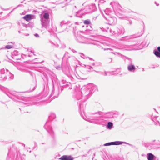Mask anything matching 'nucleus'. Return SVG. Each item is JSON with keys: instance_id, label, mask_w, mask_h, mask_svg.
Here are the masks:
<instances>
[{"instance_id": "1", "label": "nucleus", "mask_w": 160, "mask_h": 160, "mask_svg": "<svg viewBox=\"0 0 160 160\" xmlns=\"http://www.w3.org/2000/svg\"><path fill=\"white\" fill-rule=\"evenodd\" d=\"M0 89L5 93L10 98L13 100L18 102L19 105L22 106H24L27 105V103L18 100H22V97L20 93L15 91L9 90L7 88L0 85Z\"/></svg>"}, {"instance_id": "2", "label": "nucleus", "mask_w": 160, "mask_h": 160, "mask_svg": "<svg viewBox=\"0 0 160 160\" xmlns=\"http://www.w3.org/2000/svg\"><path fill=\"white\" fill-rule=\"evenodd\" d=\"M111 4L114 8V10L115 11H116L115 12L116 15L120 19L124 20H128L129 18L128 16L122 14V12L127 13H136L129 8H123L117 2H112L111 3Z\"/></svg>"}, {"instance_id": "3", "label": "nucleus", "mask_w": 160, "mask_h": 160, "mask_svg": "<svg viewBox=\"0 0 160 160\" xmlns=\"http://www.w3.org/2000/svg\"><path fill=\"white\" fill-rule=\"evenodd\" d=\"M49 14L48 13H45L43 15V17L41 18V21L42 25V28L47 29L49 26Z\"/></svg>"}, {"instance_id": "4", "label": "nucleus", "mask_w": 160, "mask_h": 160, "mask_svg": "<svg viewBox=\"0 0 160 160\" xmlns=\"http://www.w3.org/2000/svg\"><path fill=\"white\" fill-rule=\"evenodd\" d=\"M76 40L78 42L81 43L89 44L90 42L89 36H82L78 34L76 36Z\"/></svg>"}, {"instance_id": "5", "label": "nucleus", "mask_w": 160, "mask_h": 160, "mask_svg": "<svg viewBox=\"0 0 160 160\" xmlns=\"http://www.w3.org/2000/svg\"><path fill=\"white\" fill-rule=\"evenodd\" d=\"M44 127L50 134L52 139L54 140L55 138V135L54 132L52 130V128L51 126L50 122L49 121L47 122Z\"/></svg>"}, {"instance_id": "6", "label": "nucleus", "mask_w": 160, "mask_h": 160, "mask_svg": "<svg viewBox=\"0 0 160 160\" xmlns=\"http://www.w3.org/2000/svg\"><path fill=\"white\" fill-rule=\"evenodd\" d=\"M104 116H101L97 119H93L92 120L91 118V123L105 126L106 125L107 121L104 119Z\"/></svg>"}, {"instance_id": "7", "label": "nucleus", "mask_w": 160, "mask_h": 160, "mask_svg": "<svg viewBox=\"0 0 160 160\" xmlns=\"http://www.w3.org/2000/svg\"><path fill=\"white\" fill-rule=\"evenodd\" d=\"M115 53L118 55H120L122 58H125L126 59L130 61L131 63L128 66V70L130 72H135L136 68L135 65L132 63V60L131 58L125 56L117 52H115Z\"/></svg>"}, {"instance_id": "8", "label": "nucleus", "mask_w": 160, "mask_h": 160, "mask_svg": "<svg viewBox=\"0 0 160 160\" xmlns=\"http://www.w3.org/2000/svg\"><path fill=\"white\" fill-rule=\"evenodd\" d=\"M85 106V105H84L82 103H80L79 105V109L80 110V113L81 116L82 118L84 119L85 120L90 122V119L89 118V117L87 116L86 114H85L84 112H83V114L82 111H83V109Z\"/></svg>"}, {"instance_id": "9", "label": "nucleus", "mask_w": 160, "mask_h": 160, "mask_svg": "<svg viewBox=\"0 0 160 160\" xmlns=\"http://www.w3.org/2000/svg\"><path fill=\"white\" fill-rule=\"evenodd\" d=\"M23 56H28V57L31 56L30 55H27L24 54L21 55L17 50H14L12 53V57L13 59L15 60H19L23 57Z\"/></svg>"}, {"instance_id": "10", "label": "nucleus", "mask_w": 160, "mask_h": 160, "mask_svg": "<svg viewBox=\"0 0 160 160\" xmlns=\"http://www.w3.org/2000/svg\"><path fill=\"white\" fill-rule=\"evenodd\" d=\"M95 3H92L91 4V13L95 12L97 10V8L96 6V4H98V6L100 4H102L105 2L104 0H94Z\"/></svg>"}, {"instance_id": "11", "label": "nucleus", "mask_w": 160, "mask_h": 160, "mask_svg": "<svg viewBox=\"0 0 160 160\" xmlns=\"http://www.w3.org/2000/svg\"><path fill=\"white\" fill-rule=\"evenodd\" d=\"M72 24L70 21H62L60 22V27L62 28L63 30L62 32L64 30L68 29V28L70 27Z\"/></svg>"}, {"instance_id": "12", "label": "nucleus", "mask_w": 160, "mask_h": 160, "mask_svg": "<svg viewBox=\"0 0 160 160\" xmlns=\"http://www.w3.org/2000/svg\"><path fill=\"white\" fill-rule=\"evenodd\" d=\"M17 68L18 70L22 72L28 73L31 75H32V73L30 71V69L25 65H18L17 66Z\"/></svg>"}, {"instance_id": "13", "label": "nucleus", "mask_w": 160, "mask_h": 160, "mask_svg": "<svg viewBox=\"0 0 160 160\" xmlns=\"http://www.w3.org/2000/svg\"><path fill=\"white\" fill-rule=\"evenodd\" d=\"M125 31L124 28L121 26L117 28L114 31H113V34H114L116 36H118L123 34Z\"/></svg>"}, {"instance_id": "14", "label": "nucleus", "mask_w": 160, "mask_h": 160, "mask_svg": "<svg viewBox=\"0 0 160 160\" xmlns=\"http://www.w3.org/2000/svg\"><path fill=\"white\" fill-rule=\"evenodd\" d=\"M105 19L108 21V24L110 25H114L117 22V18L114 16H107V17L105 16Z\"/></svg>"}, {"instance_id": "15", "label": "nucleus", "mask_w": 160, "mask_h": 160, "mask_svg": "<svg viewBox=\"0 0 160 160\" xmlns=\"http://www.w3.org/2000/svg\"><path fill=\"white\" fill-rule=\"evenodd\" d=\"M103 114L105 115L104 116L105 118H113L114 115H118V112L117 111H113L107 112H103Z\"/></svg>"}, {"instance_id": "16", "label": "nucleus", "mask_w": 160, "mask_h": 160, "mask_svg": "<svg viewBox=\"0 0 160 160\" xmlns=\"http://www.w3.org/2000/svg\"><path fill=\"white\" fill-rule=\"evenodd\" d=\"M102 114L103 112L101 111H98L94 112L91 113V118L92 119L98 118L99 117H100Z\"/></svg>"}, {"instance_id": "17", "label": "nucleus", "mask_w": 160, "mask_h": 160, "mask_svg": "<svg viewBox=\"0 0 160 160\" xmlns=\"http://www.w3.org/2000/svg\"><path fill=\"white\" fill-rule=\"evenodd\" d=\"M112 2H111L110 3V5L112 6V7L113 11H112L111 9V8H107L105 10H104V12H105V13L107 15V16H110L111 15V14H113L114 13L116 15L115 13V11L114 10V8H113L111 4V3Z\"/></svg>"}, {"instance_id": "18", "label": "nucleus", "mask_w": 160, "mask_h": 160, "mask_svg": "<svg viewBox=\"0 0 160 160\" xmlns=\"http://www.w3.org/2000/svg\"><path fill=\"white\" fill-rule=\"evenodd\" d=\"M74 8H73V10L75 11V12L73 13L74 15L79 18H82V17L84 15V13L82 12V10H80L78 12H76L75 9L76 8V6H74Z\"/></svg>"}, {"instance_id": "19", "label": "nucleus", "mask_w": 160, "mask_h": 160, "mask_svg": "<svg viewBox=\"0 0 160 160\" xmlns=\"http://www.w3.org/2000/svg\"><path fill=\"white\" fill-rule=\"evenodd\" d=\"M74 158L71 155H64L62 156L59 159L61 160H73Z\"/></svg>"}, {"instance_id": "20", "label": "nucleus", "mask_w": 160, "mask_h": 160, "mask_svg": "<svg viewBox=\"0 0 160 160\" xmlns=\"http://www.w3.org/2000/svg\"><path fill=\"white\" fill-rule=\"evenodd\" d=\"M153 53L157 57L160 58V46L158 47L157 49L154 50Z\"/></svg>"}, {"instance_id": "21", "label": "nucleus", "mask_w": 160, "mask_h": 160, "mask_svg": "<svg viewBox=\"0 0 160 160\" xmlns=\"http://www.w3.org/2000/svg\"><path fill=\"white\" fill-rule=\"evenodd\" d=\"M98 87L97 86L91 83V95L96 91H98Z\"/></svg>"}, {"instance_id": "22", "label": "nucleus", "mask_w": 160, "mask_h": 160, "mask_svg": "<svg viewBox=\"0 0 160 160\" xmlns=\"http://www.w3.org/2000/svg\"><path fill=\"white\" fill-rule=\"evenodd\" d=\"M147 157L148 160H156V157L151 153L147 154Z\"/></svg>"}, {"instance_id": "23", "label": "nucleus", "mask_w": 160, "mask_h": 160, "mask_svg": "<svg viewBox=\"0 0 160 160\" xmlns=\"http://www.w3.org/2000/svg\"><path fill=\"white\" fill-rule=\"evenodd\" d=\"M37 87L36 81H34L30 86V89L28 91V92H32Z\"/></svg>"}, {"instance_id": "24", "label": "nucleus", "mask_w": 160, "mask_h": 160, "mask_svg": "<svg viewBox=\"0 0 160 160\" xmlns=\"http://www.w3.org/2000/svg\"><path fill=\"white\" fill-rule=\"evenodd\" d=\"M34 16L33 15L28 14L25 16L23 17V18L26 21H29L32 19H33Z\"/></svg>"}, {"instance_id": "25", "label": "nucleus", "mask_w": 160, "mask_h": 160, "mask_svg": "<svg viewBox=\"0 0 160 160\" xmlns=\"http://www.w3.org/2000/svg\"><path fill=\"white\" fill-rule=\"evenodd\" d=\"M91 64L92 65L94 66V67L91 66V69H93L94 68L95 69H97V68L98 66H101V63L100 62H96L95 63L94 62H91Z\"/></svg>"}, {"instance_id": "26", "label": "nucleus", "mask_w": 160, "mask_h": 160, "mask_svg": "<svg viewBox=\"0 0 160 160\" xmlns=\"http://www.w3.org/2000/svg\"><path fill=\"white\" fill-rule=\"evenodd\" d=\"M158 117V116H154L151 118V120L154 122V124L156 125H158L159 123V121L157 120Z\"/></svg>"}, {"instance_id": "27", "label": "nucleus", "mask_w": 160, "mask_h": 160, "mask_svg": "<svg viewBox=\"0 0 160 160\" xmlns=\"http://www.w3.org/2000/svg\"><path fill=\"white\" fill-rule=\"evenodd\" d=\"M59 95V93L58 92V90L56 91L53 88V91L52 93L51 94V96H53L54 98H57Z\"/></svg>"}, {"instance_id": "28", "label": "nucleus", "mask_w": 160, "mask_h": 160, "mask_svg": "<svg viewBox=\"0 0 160 160\" xmlns=\"http://www.w3.org/2000/svg\"><path fill=\"white\" fill-rule=\"evenodd\" d=\"M112 145H121L123 143L122 141H116L111 142Z\"/></svg>"}, {"instance_id": "29", "label": "nucleus", "mask_w": 160, "mask_h": 160, "mask_svg": "<svg viewBox=\"0 0 160 160\" xmlns=\"http://www.w3.org/2000/svg\"><path fill=\"white\" fill-rule=\"evenodd\" d=\"M131 36L129 37L128 36L125 37H123L120 39V40L126 42H130L132 41L131 40H129V39L131 38Z\"/></svg>"}, {"instance_id": "30", "label": "nucleus", "mask_w": 160, "mask_h": 160, "mask_svg": "<svg viewBox=\"0 0 160 160\" xmlns=\"http://www.w3.org/2000/svg\"><path fill=\"white\" fill-rule=\"evenodd\" d=\"M7 78V74H1L0 75V80L1 81H5Z\"/></svg>"}, {"instance_id": "31", "label": "nucleus", "mask_w": 160, "mask_h": 160, "mask_svg": "<svg viewBox=\"0 0 160 160\" xmlns=\"http://www.w3.org/2000/svg\"><path fill=\"white\" fill-rule=\"evenodd\" d=\"M113 127V123L112 122H109L106 125V128L108 129H111Z\"/></svg>"}, {"instance_id": "32", "label": "nucleus", "mask_w": 160, "mask_h": 160, "mask_svg": "<svg viewBox=\"0 0 160 160\" xmlns=\"http://www.w3.org/2000/svg\"><path fill=\"white\" fill-rule=\"evenodd\" d=\"M14 155L13 154L11 155V152L10 151H9L8 153L7 157V160H12V158Z\"/></svg>"}, {"instance_id": "33", "label": "nucleus", "mask_w": 160, "mask_h": 160, "mask_svg": "<svg viewBox=\"0 0 160 160\" xmlns=\"http://www.w3.org/2000/svg\"><path fill=\"white\" fill-rule=\"evenodd\" d=\"M98 36H93L91 35V44H95V43H94L93 42H92L91 41H97V40L96 39H98L97 37Z\"/></svg>"}, {"instance_id": "34", "label": "nucleus", "mask_w": 160, "mask_h": 160, "mask_svg": "<svg viewBox=\"0 0 160 160\" xmlns=\"http://www.w3.org/2000/svg\"><path fill=\"white\" fill-rule=\"evenodd\" d=\"M56 118V115L55 113H50L49 116H48L49 119L50 120H52L55 119Z\"/></svg>"}, {"instance_id": "35", "label": "nucleus", "mask_w": 160, "mask_h": 160, "mask_svg": "<svg viewBox=\"0 0 160 160\" xmlns=\"http://www.w3.org/2000/svg\"><path fill=\"white\" fill-rule=\"evenodd\" d=\"M84 36H89V38H90V30L89 29H87L85 30V31L84 32Z\"/></svg>"}, {"instance_id": "36", "label": "nucleus", "mask_w": 160, "mask_h": 160, "mask_svg": "<svg viewBox=\"0 0 160 160\" xmlns=\"http://www.w3.org/2000/svg\"><path fill=\"white\" fill-rule=\"evenodd\" d=\"M89 85L88 84V86L85 88L83 90L85 91V93L86 94H88L90 93V89H89Z\"/></svg>"}, {"instance_id": "37", "label": "nucleus", "mask_w": 160, "mask_h": 160, "mask_svg": "<svg viewBox=\"0 0 160 160\" xmlns=\"http://www.w3.org/2000/svg\"><path fill=\"white\" fill-rule=\"evenodd\" d=\"M7 77H8L10 79H12L14 78V75L12 74L10 72H8L7 73Z\"/></svg>"}, {"instance_id": "38", "label": "nucleus", "mask_w": 160, "mask_h": 160, "mask_svg": "<svg viewBox=\"0 0 160 160\" xmlns=\"http://www.w3.org/2000/svg\"><path fill=\"white\" fill-rule=\"evenodd\" d=\"M8 72H9L8 70L7 69H5L4 68H2L1 69L0 71V73L1 74H7L6 73Z\"/></svg>"}, {"instance_id": "39", "label": "nucleus", "mask_w": 160, "mask_h": 160, "mask_svg": "<svg viewBox=\"0 0 160 160\" xmlns=\"http://www.w3.org/2000/svg\"><path fill=\"white\" fill-rule=\"evenodd\" d=\"M143 30H142L141 31V32L138 34V35L136 36V37H138L141 36L143 34V33L144 32V28H145V26L144 25V24L143 23Z\"/></svg>"}, {"instance_id": "40", "label": "nucleus", "mask_w": 160, "mask_h": 160, "mask_svg": "<svg viewBox=\"0 0 160 160\" xmlns=\"http://www.w3.org/2000/svg\"><path fill=\"white\" fill-rule=\"evenodd\" d=\"M13 46L10 45H8L5 46V47L4 48H0V50H2V49H11L13 48Z\"/></svg>"}, {"instance_id": "41", "label": "nucleus", "mask_w": 160, "mask_h": 160, "mask_svg": "<svg viewBox=\"0 0 160 160\" xmlns=\"http://www.w3.org/2000/svg\"><path fill=\"white\" fill-rule=\"evenodd\" d=\"M114 30H113L111 28H109L108 27L107 28V32H109L112 35H115L114 34H113V31H114Z\"/></svg>"}, {"instance_id": "42", "label": "nucleus", "mask_w": 160, "mask_h": 160, "mask_svg": "<svg viewBox=\"0 0 160 160\" xmlns=\"http://www.w3.org/2000/svg\"><path fill=\"white\" fill-rule=\"evenodd\" d=\"M84 23L85 24L87 25L90 23V21L89 20H86L84 21ZM86 27L87 28L88 27V26L87 25Z\"/></svg>"}, {"instance_id": "43", "label": "nucleus", "mask_w": 160, "mask_h": 160, "mask_svg": "<svg viewBox=\"0 0 160 160\" xmlns=\"http://www.w3.org/2000/svg\"><path fill=\"white\" fill-rule=\"evenodd\" d=\"M48 43L49 45L52 47H54L56 46L55 44L51 40H49L48 41Z\"/></svg>"}, {"instance_id": "44", "label": "nucleus", "mask_w": 160, "mask_h": 160, "mask_svg": "<svg viewBox=\"0 0 160 160\" xmlns=\"http://www.w3.org/2000/svg\"><path fill=\"white\" fill-rule=\"evenodd\" d=\"M150 144L152 145H158L159 146H160V141H158V142H156L155 144H153L152 143H150Z\"/></svg>"}, {"instance_id": "45", "label": "nucleus", "mask_w": 160, "mask_h": 160, "mask_svg": "<svg viewBox=\"0 0 160 160\" xmlns=\"http://www.w3.org/2000/svg\"><path fill=\"white\" fill-rule=\"evenodd\" d=\"M110 145H112L111 142L105 143L103 145V146H109Z\"/></svg>"}, {"instance_id": "46", "label": "nucleus", "mask_w": 160, "mask_h": 160, "mask_svg": "<svg viewBox=\"0 0 160 160\" xmlns=\"http://www.w3.org/2000/svg\"><path fill=\"white\" fill-rule=\"evenodd\" d=\"M152 116H153V113H152L151 114H148L147 115V117H148V118H150L151 119V118H152Z\"/></svg>"}, {"instance_id": "47", "label": "nucleus", "mask_w": 160, "mask_h": 160, "mask_svg": "<svg viewBox=\"0 0 160 160\" xmlns=\"http://www.w3.org/2000/svg\"><path fill=\"white\" fill-rule=\"evenodd\" d=\"M98 16V14H96L95 17H94L92 18V20L93 21L96 20Z\"/></svg>"}, {"instance_id": "48", "label": "nucleus", "mask_w": 160, "mask_h": 160, "mask_svg": "<svg viewBox=\"0 0 160 160\" xmlns=\"http://www.w3.org/2000/svg\"><path fill=\"white\" fill-rule=\"evenodd\" d=\"M100 29L103 31H106L107 32V28H100Z\"/></svg>"}, {"instance_id": "49", "label": "nucleus", "mask_w": 160, "mask_h": 160, "mask_svg": "<svg viewBox=\"0 0 160 160\" xmlns=\"http://www.w3.org/2000/svg\"><path fill=\"white\" fill-rule=\"evenodd\" d=\"M79 54H81V55L80 56L82 58H83L85 59V58H86V57H85V55L83 53H80Z\"/></svg>"}, {"instance_id": "50", "label": "nucleus", "mask_w": 160, "mask_h": 160, "mask_svg": "<svg viewBox=\"0 0 160 160\" xmlns=\"http://www.w3.org/2000/svg\"><path fill=\"white\" fill-rule=\"evenodd\" d=\"M123 142V143L126 144H128V145H129L130 146H131V147H133V145H132V144H131L129 143H128V142Z\"/></svg>"}, {"instance_id": "51", "label": "nucleus", "mask_w": 160, "mask_h": 160, "mask_svg": "<svg viewBox=\"0 0 160 160\" xmlns=\"http://www.w3.org/2000/svg\"><path fill=\"white\" fill-rule=\"evenodd\" d=\"M34 36L36 38L39 37V35L38 34L36 33L34 34Z\"/></svg>"}, {"instance_id": "52", "label": "nucleus", "mask_w": 160, "mask_h": 160, "mask_svg": "<svg viewBox=\"0 0 160 160\" xmlns=\"http://www.w3.org/2000/svg\"><path fill=\"white\" fill-rule=\"evenodd\" d=\"M71 50L72 51L74 52V53H75V52H77L76 50H75L74 49H71Z\"/></svg>"}, {"instance_id": "53", "label": "nucleus", "mask_w": 160, "mask_h": 160, "mask_svg": "<svg viewBox=\"0 0 160 160\" xmlns=\"http://www.w3.org/2000/svg\"><path fill=\"white\" fill-rule=\"evenodd\" d=\"M128 21H129L128 24H129L130 25H131L132 23V21L131 20H128Z\"/></svg>"}, {"instance_id": "54", "label": "nucleus", "mask_w": 160, "mask_h": 160, "mask_svg": "<svg viewBox=\"0 0 160 160\" xmlns=\"http://www.w3.org/2000/svg\"><path fill=\"white\" fill-rule=\"evenodd\" d=\"M112 60L111 58H109L108 59V61L110 62H111Z\"/></svg>"}, {"instance_id": "55", "label": "nucleus", "mask_w": 160, "mask_h": 160, "mask_svg": "<svg viewBox=\"0 0 160 160\" xmlns=\"http://www.w3.org/2000/svg\"><path fill=\"white\" fill-rule=\"evenodd\" d=\"M103 49H104V50H112V49L110 48H103Z\"/></svg>"}, {"instance_id": "56", "label": "nucleus", "mask_w": 160, "mask_h": 160, "mask_svg": "<svg viewBox=\"0 0 160 160\" xmlns=\"http://www.w3.org/2000/svg\"><path fill=\"white\" fill-rule=\"evenodd\" d=\"M21 25L23 26H26V24H25L24 23H21Z\"/></svg>"}, {"instance_id": "57", "label": "nucleus", "mask_w": 160, "mask_h": 160, "mask_svg": "<svg viewBox=\"0 0 160 160\" xmlns=\"http://www.w3.org/2000/svg\"><path fill=\"white\" fill-rule=\"evenodd\" d=\"M155 4H156V6H158L159 5V4L158 3H157L156 2H154Z\"/></svg>"}, {"instance_id": "58", "label": "nucleus", "mask_w": 160, "mask_h": 160, "mask_svg": "<svg viewBox=\"0 0 160 160\" xmlns=\"http://www.w3.org/2000/svg\"><path fill=\"white\" fill-rule=\"evenodd\" d=\"M104 74H105V76H107V72H105Z\"/></svg>"}, {"instance_id": "59", "label": "nucleus", "mask_w": 160, "mask_h": 160, "mask_svg": "<svg viewBox=\"0 0 160 160\" xmlns=\"http://www.w3.org/2000/svg\"><path fill=\"white\" fill-rule=\"evenodd\" d=\"M81 79H82V80H86V79H87V78H82Z\"/></svg>"}, {"instance_id": "60", "label": "nucleus", "mask_w": 160, "mask_h": 160, "mask_svg": "<svg viewBox=\"0 0 160 160\" xmlns=\"http://www.w3.org/2000/svg\"><path fill=\"white\" fill-rule=\"evenodd\" d=\"M153 109H154V110L157 113H158V112L157 111V110H156V109H155V108H154Z\"/></svg>"}, {"instance_id": "61", "label": "nucleus", "mask_w": 160, "mask_h": 160, "mask_svg": "<svg viewBox=\"0 0 160 160\" xmlns=\"http://www.w3.org/2000/svg\"><path fill=\"white\" fill-rule=\"evenodd\" d=\"M135 45H136V44H133L130 45V46H134Z\"/></svg>"}, {"instance_id": "62", "label": "nucleus", "mask_w": 160, "mask_h": 160, "mask_svg": "<svg viewBox=\"0 0 160 160\" xmlns=\"http://www.w3.org/2000/svg\"><path fill=\"white\" fill-rule=\"evenodd\" d=\"M93 71H95V72H98H98H98V71H96L95 70H94V69L93 70Z\"/></svg>"}, {"instance_id": "63", "label": "nucleus", "mask_w": 160, "mask_h": 160, "mask_svg": "<svg viewBox=\"0 0 160 160\" xmlns=\"http://www.w3.org/2000/svg\"><path fill=\"white\" fill-rule=\"evenodd\" d=\"M144 71V68H142V71Z\"/></svg>"}, {"instance_id": "64", "label": "nucleus", "mask_w": 160, "mask_h": 160, "mask_svg": "<svg viewBox=\"0 0 160 160\" xmlns=\"http://www.w3.org/2000/svg\"><path fill=\"white\" fill-rule=\"evenodd\" d=\"M90 59H91V60H93L92 59V58H91Z\"/></svg>"}]
</instances>
